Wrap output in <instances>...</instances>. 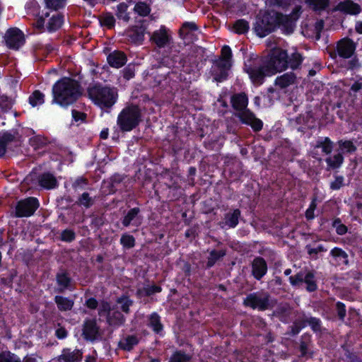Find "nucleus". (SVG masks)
<instances>
[{"instance_id":"1","label":"nucleus","mask_w":362,"mask_h":362,"mask_svg":"<svg viewBox=\"0 0 362 362\" xmlns=\"http://www.w3.org/2000/svg\"><path fill=\"white\" fill-rule=\"evenodd\" d=\"M53 101L61 105H68L80 96L78 83L70 78H63L53 86Z\"/></svg>"},{"instance_id":"2","label":"nucleus","mask_w":362,"mask_h":362,"mask_svg":"<svg viewBox=\"0 0 362 362\" xmlns=\"http://www.w3.org/2000/svg\"><path fill=\"white\" fill-rule=\"evenodd\" d=\"M233 107L237 111L235 116L242 122L250 125L255 131H259L262 128V122L255 117L254 114L247 108L248 99L244 93L234 95L231 98Z\"/></svg>"},{"instance_id":"3","label":"nucleus","mask_w":362,"mask_h":362,"mask_svg":"<svg viewBox=\"0 0 362 362\" xmlns=\"http://www.w3.org/2000/svg\"><path fill=\"white\" fill-rule=\"evenodd\" d=\"M301 14V7H295L288 15L273 11V33L280 30L284 35H291L294 32L296 22Z\"/></svg>"},{"instance_id":"4","label":"nucleus","mask_w":362,"mask_h":362,"mask_svg":"<svg viewBox=\"0 0 362 362\" xmlns=\"http://www.w3.org/2000/svg\"><path fill=\"white\" fill-rule=\"evenodd\" d=\"M89 98L101 108L112 107L117 100V92L115 88H111L101 85H94L88 88Z\"/></svg>"},{"instance_id":"5","label":"nucleus","mask_w":362,"mask_h":362,"mask_svg":"<svg viewBox=\"0 0 362 362\" xmlns=\"http://www.w3.org/2000/svg\"><path fill=\"white\" fill-rule=\"evenodd\" d=\"M141 117V114L138 106H127L118 115L117 124L122 131H131L139 125Z\"/></svg>"},{"instance_id":"6","label":"nucleus","mask_w":362,"mask_h":362,"mask_svg":"<svg viewBox=\"0 0 362 362\" xmlns=\"http://www.w3.org/2000/svg\"><path fill=\"white\" fill-rule=\"evenodd\" d=\"M289 282L293 287L297 288L305 284V288L309 293L315 292L318 288L314 270H300L296 274L289 276Z\"/></svg>"},{"instance_id":"7","label":"nucleus","mask_w":362,"mask_h":362,"mask_svg":"<svg viewBox=\"0 0 362 362\" xmlns=\"http://www.w3.org/2000/svg\"><path fill=\"white\" fill-rule=\"evenodd\" d=\"M272 69V57L268 54L266 62L260 66L252 67L251 64L245 65V71L249 74L250 79L255 84H261L266 76L270 74Z\"/></svg>"},{"instance_id":"8","label":"nucleus","mask_w":362,"mask_h":362,"mask_svg":"<svg viewBox=\"0 0 362 362\" xmlns=\"http://www.w3.org/2000/svg\"><path fill=\"white\" fill-rule=\"evenodd\" d=\"M254 30L260 37H264L272 32V16L269 11H259Z\"/></svg>"},{"instance_id":"9","label":"nucleus","mask_w":362,"mask_h":362,"mask_svg":"<svg viewBox=\"0 0 362 362\" xmlns=\"http://www.w3.org/2000/svg\"><path fill=\"white\" fill-rule=\"evenodd\" d=\"M288 68V53L286 50L273 47V75Z\"/></svg>"},{"instance_id":"10","label":"nucleus","mask_w":362,"mask_h":362,"mask_svg":"<svg viewBox=\"0 0 362 362\" xmlns=\"http://www.w3.org/2000/svg\"><path fill=\"white\" fill-rule=\"evenodd\" d=\"M38 206V202L34 197L20 201L16 207V216L18 217L30 216L34 214Z\"/></svg>"},{"instance_id":"11","label":"nucleus","mask_w":362,"mask_h":362,"mask_svg":"<svg viewBox=\"0 0 362 362\" xmlns=\"http://www.w3.org/2000/svg\"><path fill=\"white\" fill-rule=\"evenodd\" d=\"M356 49V43L351 38L346 37L337 42V52L343 59H349L354 54Z\"/></svg>"},{"instance_id":"12","label":"nucleus","mask_w":362,"mask_h":362,"mask_svg":"<svg viewBox=\"0 0 362 362\" xmlns=\"http://www.w3.org/2000/svg\"><path fill=\"white\" fill-rule=\"evenodd\" d=\"M231 66L230 60L220 59L216 61L212 67V74L214 79L217 81H221L228 76V71Z\"/></svg>"},{"instance_id":"13","label":"nucleus","mask_w":362,"mask_h":362,"mask_svg":"<svg viewBox=\"0 0 362 362\" xmlns=\"http://www.w3.org/2000/svg\"><path fill=\"white\" fill-rule=\"evenodd\" d=\"M5 40L9 48L18 49L23 44L24 37L19 29L11 28L6 32Z\"/></svg>"},{"instance_id":"14","label":"nucleus","mask_w":362,"mask_h":362,"mask_svg":"<svg viewBox=\"0 0 362 362\" xmlns=\"http://www.w3.org/2000/svg\"><path fill=\"white\" fill-rule=\"evenodd\" d=\"M312 336L309 333H304L299 341L298 351H300L299 357L310 359L313 358L314 351L311 349L312 346Z\"/></svg>"},{"instance_id":"15","label":"nucleus","mask_w":362,"mask_h":362,"mask_svg":"<svg viewBox=\"0 0 362 362\" xmlns=\"http://www.w3.org/2000/svg\"><path fill=\"white\" fill-rule=\"evenodd\" d=\"M269 296H262L250 294L245 299L244 304L254 309L265 310L269 305Z\"/></svg>"},{"instance_id":"16","label":"nucleus","mask_w":362,"mask_h":362,"mask_svg":"<svg viewBox=\"0 0 362 362\" xmlns=\"http://www.w3.org/2000/svg\"><path fill=\"white\" fill-rule=\"evenodd\" d=\"M332 259L329 261L331 264L336 267L348 266L349 256L348 254L341 247H334L329 252Z\"/></svg>"},{"instance_id":"17","label":"nucleus","mask_w":362,"mask_h":362,"mask_svg":"<svg viewBox=\"0 0 362 362\" xmlns=\"http://www.w3.org/2000/svg\"><path fill=\"white\" fill-rule=\"evenodd\" d=\"M100 335L99 327L94 320L85 321L83 327V336L87 340L93 341Z\"/></svg>"},{"instance_id":"18","label":"nucleus","mask_w":362,"mask_h":362,"mask_svg":"<svg viewBox=\"0 0 362 362\" xmlns=\"http://www.w3.org/2000/svg\"><path fill=\"white\" fill-rule=\"evenodd\" d=\"M82 359V353L78 349H64L56 359L57 362H79Z\"/></svg>"},{"instance_id":"19","label":"nucleus","mask_w":362,"mask_h":362,"mask_svg":"<svg viewBox=\"0 0 362 362\" xmlns=\"http://www.w3.org/2000/svg\"><path fill=\"white\" fill-rule=\"evenodd\" d=\"M277 317L284 323H288L292 319V310L288 304H281L273 311V317Z\"/></svg>"},{"instance_id":"20","label":"nucleus","mask_w":362,"mask_h":362,"mask_svg":"<svg viewBox=\"0 0 362 362\" xmlns=\"http://www.w3.org/2000/svg\"><path fill=\"white\" fill-rule=\"evenodd\" d=\"M338 9L346 14L358 15L361 11V6L351 0H344L338 4Z\"/></svg>"},{"instance_id":"21","label":"nucleus","mask_w":362,"mask_h":362,"mask_svg":"<svg viewBox=\"0 0 362 362\" xmlns=\"http://www.w3.org/2000/svg\"><path fill=\"white\" fill-rule=\"evenodd\" d=\"M118 309V306H113V309L106 317L107 322L109 325L119 327L124 323L125 317Z\"/></svg>"},{"instance_id":"22","label":"nucleus","mask_w":362,"mask_h":362,"mask_svg":"<svg viewBox=\"0 0 362 362\" xmlns=\"http://www.w3.org/2000/svg\"><path fill=\"white\" fill-rule=\"evenodd\" d=\"M296 80V74L292 72H287L281 76H277L274 81V84L281 88H286L295 83Z\"/></svg>"},{"instance_id":"23","label":"nucleus","mask_w":362,"mask_h":362,"mask_svg":"<svg viewBox=\"0 0 362 362\" xmlns=\"http://www.w3.org/2000/svg\"><path fill=\"white\" fill-rule=\"evenodd\" d=\"M107 61L111 66L119 68L125 64L127 62V57L123 52L115 51L108 55Z\"/></svg>"},{"instance_id":"24","label":"nucleus","mask_w":362,"mask_h":362,"mask_svg":"<svg viewBox=\"0 0 362 362\" xmlns=\"http://www.w3.org/2000/svg\"><path fill=\"white\" fill-rule=\"evenodd\" d=\"M56 280L58 288V292L63 293L66 289L69 288L71 284V278L65 270H60L56 274Z\"/></svg>"},{"instance_id":"25","label":"nucleus","mask_w":362,"mask_h":362,"mask_svg":"<svg viewBox=\"0 0 362 362\" xmlns=\"http://www.w3.org/2000/svg\"><path fill=\"white\" fill-rule=\"evenodd\" d=\"M267 264L262 258H256L252 262V274L257 279H261L267 272Z\"/></svg>"},{"instance_id":"26","label":"nucleus","mask_w":362,"mask_h":362,"mask_svg":"<svg viewBox=\"0 0 362 362\" xmlns=\"http://www.w3.org/2000/svg\"><path fill=\"white\" fill-rule=\"evenodd\" d=\"M315 149L321 148L322 152L325 155H329L332 153L334 148V142L327 136L320 137L314 146Z\"/></svg>"},{"instance_id":"27","label":"nucleus","mask_w":362,"mask_h":362,"mask_svg":"<svg viewBox=\"0 0 362 362\" xmlns=\"http://www.w3.org/2000/svg\"><path fill=\"white\" fill-rule=\"evenodd\" d=\"M40 185L45 189H52L57 185L56 177L51 173H43L38 177Z\"/></svg>"},{"instance_id":"28","label":"nucleus","mask_w":362,"mask_h":362,"mask_svg":"<svg viewBox=\"0 0 362 362\" xmlns=\"http://www.w3.org/2000/svg\"><path fill=\"white\" fill-rule=\"evenodd\" d=\"M338 153L343 154H352L357 151L356 146L351 140L340 139L337 141Z\"/></svg>"},{"instance_id":"29","label":"nucleus","mask_w":362,"mask_h":362,"mask_svg":"<svg viewBox=\"0 0 362 362\" xmlns=\"http://www.w3.org/2000/svg\"><path fill=\"white\" fill-rule=\"evenodd\" d=\"M344 161V156L341 153H337L333 156H329L325 158L327 163V170H337L339 168Z\"/></svg>"},{"instance_id":"30","label":"nucleus","mask_w":362,"mask_h":362,"mask_svg":"<svg viewBox=\"0 0 362 362\" xmlns=\"http://www.w3.org/2000/svg\"><path fill=\"white\" fill-rule=\"evenodd\" d=\"M151 40L159 47H163L168 44L169 39L165 29L162 28L153 33Z\"/></svg>"},{"instance_id":"31","label":"nucleus","mask_w":362,"mask_h":362,"mask_svg":"<svg viewBox=\"0 0 362 362\" xmlns=\"http://www.w3.org/2000/svg\"><path fill=\"white\" fill-rule=\"evenodd\" d=\"M305 249L310 258L313 260L319 259V253L327 251V248L322 244L318 245L316 247H313L310 245H306Z\"/></svg>"},{"instance_id":"32","label":"nucleus","mask_w":362,"mask_h":362,"mask_svg":"<svg viewBox=\"0 0 362 362\" xmlns=\"http://www.w3.org/2000/svg\"><path fill=\"white\" fill-rule=\"evenodd\" d=\"M303 55L298 52L292 53L290 57L288 55V68L293 70L298 69L303 63Z\"/></svg>"},{"instance_id":"33","label":"nucleus","mask_w":362,"mask_h":362,"mask_svg":"<svg viewBox=\"0 0 362 362\" xmlns=\"http://www.w3.org/2000/svg\"><path fill=\"white\" fill-rule=\"evenodd\" d=\"M63 23V16L60 14L52 16L47 23V29L53 32L61 28Z\"/></svg>"},{"instance_id":"34","label":"nucleus","mask_w":362,"mask_h":362,"mask_svg":"<svg viewBox=\"0 0 362 362\" xmlns=\"http://www.w3.org/2000/svg\"><path fill=\"white\" fill-rule=\"evenodd\" d=\"M139 342L138 338L134 335L124 337L119 343V346L124 350L130 351Z\"/></svg>"},{"instance_id":"35","label":"nucleus","mask_w":362,"mask_h":362,"mask_svg":"<svg viewBox=\"0 0 362 362\" xmlns=\"http://www.w3.org/2000/svg\"><path fill=\"white\" fill-rule=\"evenodd\" d=\"M54 300L57 305L58 308L62 311L70 310L74 305L73 300L62 296H55Z\"/></svg>"},{"instance_id":"36","label":"nucleus","mask_w":362,"mask_h":362,"mask_svg":"<svg viewBox=\"0 0 362 362\" xmlns=\"http://www.w3.org/2000/svg\"><path fill=\"white\" fill-rule=\"evenodd\" d=\"M116 303L119 305L122 312L128 314L130 307L133 305V301L128 296H122L117 298Z\"/></svg>"},{"instance_id":"37","label":"nucleus","mask_w":362,"mask_h":362,"mask_svg":"<svg viewBox=\"0 0 362 362\" xmlns=\"http://www.w3.org/2000/svg\"><path fill=\"white\" fill-rule=\"evenodd\" d=\"M273 160L276 158V156H281L280 159L281 160L290 158L291 156V149L289 147L284 148L283 146L276 147L274 150H273Z\"/></svg>"},{"instance_id":"38","label":"nucleus","mask_w":362,"mask_h":362,"mask_svg":"<svg viewBox=\"0 0 362 362\" xmlns=\"http://www.w3.org/2000/svg\"><path fill=\"white\" fill-rule=\"evenodd\" d=\"M322 321L320 318L316 317H307V326H310V329L314 333L322 332Z\"/></svg>"},{"instance_id":"39","label":"nucleus","mask_w":362,"mask_h":362,"mask_svg":"<svg viewBox=\"0 0 362 362\" xmlns=\"http://www.w3.org/2000/svg\"><path fill=\"white\" fill-rule=\"evenodd\" d=\"M145 30V28L142 25L135 26L131 30L129 37L134 42H141L144 39Z\"/></svg>"},{"instance_id":"40","label":"nucleus","mask_w":362,"mask_h":362,"mask_svg":"<svg viewBox=\"0 0 362 362\" xmlns=\"http://www.w3.org/2000/svg\"><path fill=\"white\" fill-rule=\"evenodd\" d=\"M306 1L315 11H324L329 4V0H306Z\"/></svg>"},{"instance_id":"41","label":"nucleus","mask_w":362,"mask_h":362,"mask_svg":"<svg viewBox=\"0 0 362 362\" xmlns=\"http://www.w3.org/2000/svg\"><path fill=\"white\" fill-rule=\"evenodd\" d=\"M332 227L335 228L336 233L339 235H344L348 232V228L342 223L340 218H334L332 222Z\"/></svg>"},{"instance_id":"42","label":"nucleus","mask_w":362,"mask_h":362,"mask_svg":"<svg viewBox=\"0 0 362 362\" xmlns=\"http://www.w3.org/2000/svg\"><path fill=\"white\" fill-rule=\"evenodd\" d=\"M240 211L235 209L231 214H227L226 216V224L230 227H235L238 223V218Z\"/></svg>"},{"instance_id":"43","label":"nucleus","mask_w":362,"mask_h":362,"mask_svg":"<svg viewBox=\"0 0 362 362\" xmlns=\"http://www.w3.org/2000/svg\"><path fill=\"white\" fill-rule=\"evenodd\" d=\"M0 362H22L21 359L16 354L11 351H2L0 354Z\"/></svg>"},{"instance_id":"44","label":"nucleus","mask_w":362,"mask_h":362,"mask_svg":"<svg viewBox=\"0 0 362 362\" xmlns=\"http://www.w3.org/2000/svg\"><path fill=\"white\" fill-rule=\"evenodd\" d=\"M249 23L243 19H240L235 21L233 25L234 30L238 34H243L248 31Z\"/></svg>"},{"instance_id":"45","label":"nucleus","mask_w":362,"mask_h":362,"mask_svg":"<svg viewBox=\"0 0 362 362\" xmlns=\"http://www.w3.org/2000/svg\"><path fill=\"white\" fill-rule=\"evenodd\" d=\"M29 103L33 107L44 103V95L39 90H35L29 98Z\"/></svg>"},{"instance_id":"46","label":"nucleus","mask_w":362,"mask_h":362,"mask_svg":"<svg viewBox=\"0 0 362 362\" xmlns=\"http://www.w3.org/2000/svg\"><path fill=\"white\" fill-rule=\"evenodd\" d=\"M14 137L11 134H4L0 138V157L4 155L6 145L13 140Z\"/></svg>"},{"instance_id":"47","label":"nucleus","mask_w":362,"mask_h":362,"mask_svg":"<svg viewBox=\"0 0 362 362\" xmlns=\"http://www.w3.org/2000/svg\"><path fill=\"white\" fill-rule=\"evenodd\" d=\"M225 255V252L222 250L216 251L212 250L210 252V255L208 258V262L206 264L207 267H211L216 263L217 260H218L221 257Z\"/></svg>"},{"instance_id":"48","label":"nucleus","mask_w":362,"mask_h":362,"mask_svg":"<svg viewBox=\"0 0 362 362\" xmlns=\"http://www.w3.org/2000/svg\"><path fill=\"white\" fill-rule=\"evenodd\" d=\"M134 10L136 13L142 16H148L151 11L149 6L144 2H138L135 5Z\"/></svg>"},{"instance_id":"49","label":"nucleus","mask_w":362,"mask_h":362,"mask_svg":"<svg viewBox=\"0 0 362 362\" xmlns=\"http://www.w3.org/2000/svg\"><path fill=\"white\" fill-rule=\"evenodd\" d=\"M127 5L124 3L119 4L116 13L117 17L119 19H122L125 22H128L129 20V14L127 12Z\"/></svg>"},{"instance_id":"50","label":"nucleus","mask_w":362,"mask_h":362,"mask_svg":"<svg viewBox=\"0 0 362 362\" xmlns=\"http://www.w3.org/2000/svg\"><path fill=\"white\" fill-rule=\"evenodd\" d=\"M149 324L153 330L159 332L163 329V325L160 322V317L156 313H153L149 319Z\"/></svg>"},{"instance_id":"51","label":"nucleus","mask_w":362,"mask_h":362,"mask_svg":"<svg viewBox=\"0 0 362 362\" xmlns=\"http://www.w3.org/2000/svg\"><path fill=\"white\" fill-rule=\"evenodd\" d=\"M140 210L139 208H133L129 210L127 214L124 216L122 224L124 226H128L131 223V222L136 217Z\"/></svg>"},{"instance_id":"52","label":"nucleus","mask_w":362,"mask_h":362,"mask_svg":"<svg viewBox=\"0 0 362 362\" xmlns=\"http://www.w3.org/2000/svg\"><path fill=\"white\" fill-rule=\"evenodd\" d=\"M78 205H82L86 208H89L93 204V199L90 197V194L87 192H84L78 198L77 201Z\"/></svg>"},{"instance_id":"53","label":"nucleus","mask_w":362,"mask_h":362,"mask_svg":"<svg viewBox=\"0 0 362 362\" xmlns=\"http://www.w3.org/2000/svg\"><path fill=\"white\" fill-rule=\"evenodd\" d=\"M191 356L182 351L175 352L170 358V362H189Z\"/></svg>"},{"instance_id":"54","label":"nucleus","mask_w":362,"mask_h":362,"mask_svg":"<svg viewBox=\"0 0 362 362\" xmlns=\"http://www.w3.org/2000/svg\"><path fill=\"white\" fill-rule=\"evenodd\" d=\"M335 308H336L339 319L340 320L343 321L346 315V310L345 304L341 301H337L335 304Z\"/></svg>"},{"instance_id":"55","label":"nucleus","mask_w":362,"mask_h":362,"mask_svg":"<svg viewBox=\"0 0 362 362\" xmlns=\"http://www.w3.org/2000/svg\"><path fill=\"white\" fill-rule=\"evenodd\" d=\"M48 8L57 10L64 6L65 0H45Z\"/></svg>"},{"instance_id":"56","label":"nucleus","mask_w":362,"mask_h":362,"mask_svg":"<svg viewBox=\"0 0 362 362\" xmlns=\"http://www.w3.org/2000/svg\"><path fill=\"white\" fill-rule=\"evenodd\" d=\"M121 244L123 245L124 247L131 248L134 246V238L132 235H123L121 238Z\"/></svg>"},{"instance_id":"57","label":"nucleus","mask_w":362,"mask_h":362,"mask_svg":"<svg viewBox=\"0 0 362 362\" xmlns=\"http://www.w3.org/2000/svg\"><path fill=\"white\" fill-rule=\"evenodd\" d=\"M344 178L342 175H337L335 177L334 181L330 183V189L332 190H339L344 186Z\"/></svg>"},{"instance_id":"58","label":"nucleus","mask_w":362,"mask_h":362,"mask_svg":"<svg viewBox=\"0 0 362 362\" xmlns=\"http://www.w3.org/2000/svg\"><path fill=\"white\" fill-rule=\"evenodd\" d=\"M197 27L194 23H185L180 30V34L182 36H185L188 34L189 30H196Z\"/></svg>"},{"instance_id":"59","label":"nucleus","mask_w":362,"mask_h":362,"mask_svg":"<svg viewBox=\"0 0 362 362\" xmlns=\"http://www.w3.org/2000/svg\"><path fill=\"white\" fill-rule=\"evenodd\" d=\"M115 22V19L113 16L110 14L105 15L100 20V23L103 25H106L108 28H112Z\"/></svg>"},{"instance_id":"60","label":"nucleus","mask_w":362,"mask_h":362,"mask_svg":"<svg viewBox=\"0 0 362 362\" xmlns=\"http://www.w3.org/2000/svg\"><path fill=\"white\" fill-rule=\"evenodd\" d=\"M112 309L113 306L112 307L109 303L102 302L99 308L98 313L100 315L106 314L107 317L108 315V313H110Z\"/></svg>"},{"instance_id":"61","label":"nucleus","mask_w":362,"mask_h":362,"mask_svg":"<svg viewBox=\"0 0 362 362\" xmlns=\"http://www.w3.org/2000/svg\"><path fill=\"white\" fill-rule=\"evenodd\" d=\"M300 329H303L305 327H307V316L305 313H303L301 316H299L297 319H296L293 322Z\"/></svg>"},{"instance_id":"62","label":"nucleus","mask_w":362,"mask_h":362,"mask_svg":"<svg viewBox=\"0 0 362 362\" xmlns=\"http://www.w3.org/2000/svg\"><path fill=\"white\" fill-rule=\"evenodd\" d=\"M87 184V180L84 177H78L73 183V187L75 190L82 189L83 187Z\"/></svg>"},{"instance_id":"63","label":"nucleus","mask_w":362,"mask_h":362,"mask_svg":"<svg viewBox=\"0 0 362 362\" xmlns=\"http://www.w3.org/2000/svg\"><path fill=\"white\" fill-rule=\"evenodd\" d=\"M75 238V233L70 230H65L62 233V239L64 241H71Z\"/></svg>"},{"instance_id":"64","label":"nucleus","mask_w":362,"mask_h":362,"mask_svg":"<svg viewBox=\"0 0 362 362\" xmlns=\"http://www.w3.org/2000/svg\"><path fill=\"white\" fill-rule=\"evenodd\" d=\"M123 76H124V78H125L127 80H129L130 78H133L134 76V67H132L129 65L127 66L123 70Z\"/></svg>"}]
</instances>
